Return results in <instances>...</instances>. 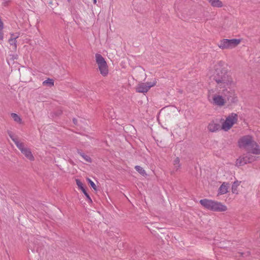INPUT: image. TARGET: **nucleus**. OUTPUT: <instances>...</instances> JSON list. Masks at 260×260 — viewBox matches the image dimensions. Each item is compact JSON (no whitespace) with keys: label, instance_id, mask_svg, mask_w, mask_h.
<instances>
[{"label":"nucleus","instance_id":"nucleus-25","mask_svg":"<svg viewBox=\"0 0 260 260\" xmlns=\"http://www.w3.org/2000/svg\"><path fill=\"white\" fill-rule=\"evenodd\" d=\"M93 3L95 4L96 3V0H93Z\"/></svg>","mask_w":260,"mask_h":260},{"label":"nucleus","instance_id":"nucleus-10","mask_svg":"<svg viewBox=\"0 0 260 260\" xmlns=\"http://www.w3.org/2000/svg\"><path fill=\"white\" fill-rule=\"evenodd\" d=\"M249 154L243 155L240 156L236 161L235 165L237 167L244 166L247 163L251 162L254 160V158L248 156Z\"/></svg>","mask_w":260,"mask_h":260},{"label":"nucleus","instance_id":"nucleus-3","mask_svg":"<svg viewBox=\"0 0 260 260\" xmlns=\"http://www.w3.org/2000/svg\"><path fill=\"white\" fill-rule=\"evenodd\" d=\"M200 203L205 209L214 212H224L227 210L225 205L219 202L204 199L200 201Z\"/></svg>","mask_w":260,"mask_h":260},{"label":"nucleus","instance_id":"nucleus-2","mask_svg":"<svg viewBox=\"0 0 260 260\" xmlns=\"http://www.w3.org/2000/svg\"><path fill=\"white\" fill-rule=\"evenodd\" d=\"M217 91L211 89L208 91V100L210 103L219 107L224 106L227 102L230 104L238 102V98L235 93L234 87H218Z\"/></svg>","mask_w":260,"mask_h":260},{"label":"nucleus","instance_id":"nucleus-21","mask_svg":"<svg viewBox=\"0 0 260 260\" xmlns=\"http://www.w3.org/2000/svg\"><path fill=\"white\" fill-rule=\"evenodd\" d=\"M20 34L19 32L11 34L10 39L16 40L19 37Z\"/></svg>","mask_w":260,"mask_h":260},{"label":"nucleus","instance_id":"nucleus-13","mask_svg":"<svg viewBox=\"0 0 260 260\" xmlns=\"http://www.w3.org/2000/svg\"><path fill=\"white\" fill-rule=\"evenodd\" d=\"M229 187L228 183H223L219 188V193L221 194L226 193L228 191Z\"/></svg>","mask_w":260,"mask_h":260},{"label":"nucleus","instance_id":"nucleus-8","mask_svg":"<svg viewBox=\"0 0 260 260\" xmlns=\"http://www.w3.org/2000/svg\"><path fill=\"white\" fill-rule=\"evenodd\" d=\"M254 142L251 136H246L241 138L239 140L238 144L241 148L245 149L248 150Z\"/></svg>","mask_w":260,"mask_h":260},{"label":"nucleus","instance_id":"nucleus-14","mask_svg":"<svg viewBox=\"0 0 260 260\" xmlns=\"http://www.w3.org/2000/svg\"><path fill=\"white\" fill-rule=\"evenodd\" d=\"M240 186V182L236 181L234 182L232 186V191L233 193L238 194V187Z\"/></svg>","mask_w":260,"mask_h":260},{"label":"nucleus","instance_id":"nucleus-12","mask_svg":"<svg viewBox=\"0 0 260 260\" xmlns=\"http://www.w3.org/2000/svg\"><path fill=\"white\" fill-rule=\"evenodd\" d=\"M219 128L220 125L214 121H211L208 126V129L212 132L218 130Z\"/></svg>","mask_w":260,"mask_h":260},{"label":"nucleus","instance_id":"nucleus-9","mask_svg":"<svg viewBox=\"0 0 260 260\" xmlns=\"http://www.w3.org/2000/svg\"><path fill=\"white\" fill-rule=\"evenodd\" d=\"M157 81L154 79L151 82L139 83L136 87V91L140 93H146L149 89L156 85Z\"/></svg>","mask_w":260,"mask_h":260},{"label":"nucleus","instance_id":"nucleus-17","mask_svg":"<svg viewBox=\"0 0 260 260\" xmlns=\"http://www.w3.org/2000/svg\"><path fill=\"white\" fill-rule=\"evenodd\" d=\"M135 168L136 171H138L142 176H145L146 175L145 171L141 167L139 166H135Z\"/></svg>","mask_w":260,"mask_h":260},{"label":"nucleus","instance_id":"nucleus-24","mask_svg":"<svg viewBox=\"0 0 260 260\" xmlns=\"http://www.w3.org/2000/svg\"><path fill=\"white\" fill-rule=\"evenodd\" d=\"M82 191V192L84 193V194L85 195V196L88 198L90 200H91L89 195L88 194V193L86 192L85 189L84 188L82 189L81 190Z\"/></svg>","mask_w":260,"mask_h":260},{"label":"nucleus","instance_id":"nucleus-1","mask_svg":"<svg viewBox=\"0 0 260 260\" xmlns=\"http://www.w3.org/2000/svg\"><path fill=\"white\" fill-rule=\"evenodd\" d=\"M208 75L212 78L218 87H235V82L228 70V65L224 62L219 61L209 71Z\"/></svg>","mask_w":260,"mask_h":260},{"label":"nucleus","instance_id":"nucleus-19","mask_svg":"<svg viewBox=\"0 0 260 260\" xmlns=\"http://www.w3.org/2000/svg\"><path fill=\"white\" fill-rule=\"evenodd\" d=\"M8 41L10 45L13 46V49L16 50L17 48L16 40L9 38Z\"/></svg>","mask_w":260,"mask_h":260},{"label":"nucleus","instance_id":"nucleus-16","mask_svg":"<svg viewBox=\"0 0 260 260\" xmlns=\"http://www.w3.org/2000/svg\"><path fill=\"white\" fill-rule=\"evenodd\" d=\"M11 117L15 122L19 123H21L22 120H21L20 117L19 115H18L17 114L12 113Z\"/></svg>","mask_w":260,"mask_h":260},{"label":"nucleus","instance_id":"nucleus-7","mask_svg":"<svg viewBox=\"0 0 260 260\" xmlns=\"http://www.w3.org/2000/svg\"><path fill=\"white\" fill-rule=\"evenodd\" d=\"M237 114L232 113L226 118L225 121L222 123L221 128L225 131L229 130L237 122Z\"/></svg>","mask_w":260,"mask_h":260},{"label":"nucleus","instance_id":"nucleus-11","mask_svg":"<svg viewBox=\"0 0 260 260\" xmlns=\"http://www.w3.org/2000/svg\"><path fill=\"white\" fill-rule=\"evenodd\" d=\"M249 152L254 154H260V147L259 146L254 142L251 147H250V149L248 150Z\"/></svg>","mask_w":260,"mask_h":260},{"label":"nucleus","instance_id":"nucleus-20","mask_svg":"<svg viewBox=\"0 0 260 260\" xmlns=\"http://www.w3.org/2000/svg\"><path fill=\"white\" fill-rule=\"evenodd\" d=\"M80 154L81 156L84 158V159L85 161H86L87 162H90L91 161V159L89 156L85 155L84 153H80Z\"/></svg>","mask_w":260,"mask_h":260},{"label":"nucleus","instance_id":"nucleus-22","mask_svg":"<svg viewBox=\"0 0 260 260\" xmlns=\"http://www.w3.org/2000/svg\"><path fill=\"white\" fill-rule=\"evenodd\" d=\"M76 183L78 186L82 190L84 188L83 185L82 183L79 180H76Z\"/></svg>","mask_w":260,"mask_h":260},{"label":"nucleus","instance_id":"nucleus-18","mask_svg":"<svg viewBox=\"0 0 260 260\" xmlns=\"http://www.w3.org/2000/svg\"><path fill=\"white\" fill-rule=\"evenodd\" d=\"M43 85H45V86L47 85V86H52L54 85V81L52 79L49 78V79L45 80L43 82Z\"/></svg>","mask_w":260,"mask_h":260},{"label":"nucleus","instance_id":"nucleus-4","mask_svg":"<svg viewBox=\"0 0 260 260\" xmlns=\"http://www.w3.org/2000/svg\"><path fill=\"white\" fill-rule=\"evenodd\" d=\"M9 136L15 143L17 148L27 159L31 161L34 160V157L29 148L26 147L23 143L20 141L12 133H9Z\"/></svg>","mask_w":260,"mask_h":260},{"label":"nucleus","instance_id":"nucleus-5","mask_svg":"<svg viewBox=\"0 0 260 260\" xmlns=\"http://www.w3.org/2000/svg\"><path fill=\"white\" fill-rule=\"evenodd\" d=\"M95 57L100 73L103 76H106L108 74V68L106 61L100 54H96Z\"/></svg>","mask_w":260,"mask_h":260},{"label":"nucleus","instance_id":"nucleus-23","mask_svg":"<svg viewBox=\"0 0 260 260\" xmlns=\"http://www.w3.org/2000/svg\"><path fill=\"white\" fill-rule=\"evenodd\" d=\"M88 181H89V183H90V185L91 186V187L94 189L95 190L96 189V185L95 184H94V183L91 181L90 179H88Z\"/></svg>","mask_w":260,"mask_h":260},{"label":"nucleus","instance_id":"nucleus-15","mask_svg":"<svg viewBox=\"0 0 260 260\" xmlns=\"http://www.w3.org/2000/svg\"><path fill=\"white\" fill-rule=\"evenodd\" d=\"M174 169L177 171L180 167V159L176 157L173 161Z\"/></svg>","mask_w":260,"mask_h":260},{"label":"nucleus","instance_id":"nucleus-6","mask_svg":"<svg viewBox=\"0 0 260 260\" xmlns=\"http://www.w3.org/2000/svg\"><path fill=\"white\" fill-rule=\"evenodd\" d=\"M240 43L239 39H223L220 41L218 46L222 49H230L236 47Z\"/></svg>","mask_w":260,"mask_h":260}]
</instances>
